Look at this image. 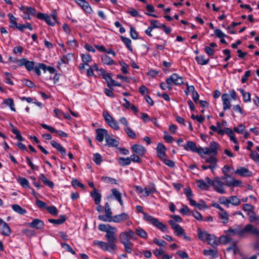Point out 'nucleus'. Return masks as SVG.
Masks as SVG:
<instances>
[{
	"instance_id": "1",
	"label": "nucleus",
	"mask_w": 259,
	"mask_h": 259,
	"mask_svg": "<svg viewBox=\"0 0 259 259\" xmlns=\"http://www.w3.org/2000/svg\"><path fill=\"white\" fill-rule=\"evenodd\" d=\"M117 232V229L116 228H111L105 235L108 243L101 241H95L94 244L99 246L101 249L105 251L111 252L116 250L117 249V245L116 244L117 239L115 234Z\"/></svg>"
},
{
	"instance_id": "2",
	"label": "nucleus",
	"mask_w": 259,
	"mask_h": 259,
	"mask_svg": "<svg viewBox=\"0 0 259 259\" xmlns=\"http://www.w3.org/2000/svg\"><path fill=\"white\" fill-rule=\"evenodd\" d=\"M247 233L252 234L259 238V230L250 224H247L243 229L237 227L233 229H229L228 230V236L237 235L239 237H243Z\"/></svg>"
},
{
	"instance_id": "3",
	"label": "nucleus",
	"mask_w": 259,
	"mask_h": 259,
	"mask_svg": "<svg viewBox=\"0 0 259 259\" xmlns=\"http://www.w3.org/2000/svg\"><path fill=\"white\" fill-rule=\"evenodd\" d=\"M218 145L213 141L210 143L209 147L199 148L198 154L202 158H205L206 155L214 156L217 154Z\"/></svg>"
},
{
	"instance_id": "4",
	"label": "nucleus",
	"mask_w": 259,
	"mask_h": 259,
	"mask_svg": "<svg viewBox=\"0 0 259 259\" xmlns=\"http://www.w3.org/2000/svg\"><path fill=\"white\" fill-rule=\"evenodd\" d=\"M227 179L225 177L215 178L212 181V186L214 189L220 193H224L225 192Z\"/></svg>"
},
{
	"instance_id": "5",
	"label": "nucleus",
	"mask_w": 259,
	"mask_h": 259,
	"mask_svg": "<svg viewBox=\"0 0 259 259\" xmlns=\"http://www.w3.org/2000/svg\"><path fill=\"white\" fill-rule=\"evenodd\" d=\"M143 214L145 220L152 224L162 232H166L167 231V226L162 223L160 222L158 219L153 218L145 212H143Z\"/></svg>"
},
{
	"instance_id": "6",
	"label": "nucleus",
	"mask_w": 259,
	"mask_h": 259,
	"mask_svg": "<svg viewBox=\"0 0 259 259\" xmlns=\"http://www.w3.org/2000/svg\"><path fill=\"white\" fill-rule=\"evenodd\" d=\"M166 82L171 87L174 85H181L184 83V79L179 74L173 73L169 77L166 78Z\"/></svg>"
},
{
	"instance_id": "7",
	"label": "nucleus",
	"mask_w": 259,
	"mask_h": 259,
	"mask_svg": "<svg viewBox=\"0 0 259 259\" xmlns=\"http://www.w3.org/2000/svg\"><path fill=\"white\" fill-rule=\"evenodd\" d=\"M226 123V122L225 120L218 121L217 126L211 125L210 128L212 131L217 132L218 134L223 136L227 133Z\"/></svg>"
},
{
	"instance_id": "8",
	"label": "nucleus",
	"mask_w": 259,
	"mask_h": 259,
	"mask_svg": "<svg viewBox=\"0 0 259 259\" xmlns=\"http://www.w3.org/2000/svg\"><path fill=\"white\" fill-rule=\"evenodd\" d=\"M119 239L120 243L122 244L130 242H131V239H135L134 232L131 229L128 230L127 231L122 232L120 233Z\"/></svg>"
},
{
	"instance_id": "9",
	"label": "nucleus",
	"mask_w": 259,
	"mask_h": 259,
	"mask_svg": "<svg viewBox=\"0 0 259 259\" xmlns=\"http://www.w3.org/2000/svg\"><path fill=\"white\" fill-rule=\"evenodd\" d=\"M196 183L198 186L202 190L207 189L210 185H212V180L208 177H206L205 180H197Z\"/></svg>"
},
{
	"instance_id": "10",
	"label": "nucleus",
	"mask_w": 259,
	"mask_h": 259,
	"mask_svg": "<svg viewBox=\"0 0 259 259\" xmlns=\"http://www.w3.org/2000/svg\"><path fill=\"white\" fill-rule=\"evenodd\" d=\"M97 134L96 139L100 142H102L104 139H106L108 134L107 130L104 128H98L96 130Z\"/></svg>"
},
{
	"instance_id": "11",
	"label": "nucleus",
	"mask_w": 259,
	"mask_h": 259,
	"mask_svg": "<svg viewBox=\"0 0 259 259\" xmlns=\"http://www.w3.org/2000/svg\"><path fill=\"white\" fill-rule=\"evenodd\" d=\"M0 231L1 234L8 236L11 233V230L8 224L3 220L0 221Z\"/></svg>"
},
{
	"instance_id": "12",
	"label": "nucleus",
	"mask_w": 259,
	"mask_h": 259,
	"mask_svg": "<svg viewBox=\"0 0 259 259\" xmlns=\"http://www.w3.org/2000/svg\"><path fill=\"white\" fill-rule=\"evenodd\" d=\"M235 173L242 177H249L252 175V172L244 167H239Z\"/></svg>"
},
{
	"instance_id": "13",
	"label": "nucleus",
	"mask_w": 259,
	"mask_h": 259,
	"mask_svg": "<svg viewBox=\"0 0 259 259\" xmlns=\"http://www.w3.org/2000/svg\"><path fill=\"white\" fill-rule=\"evenodd\" d=\"M129 218V215L126 213H122L120 214L116 215L112 218V222L119 223L127 220Z\"/></svg>"
},
{
	"instance_id": "14",
	"label": "nucleus",
	"mask_w": 259,
	"mask_h": 259,
	"mask_svg": "<svg viewBox=\"0 0 259 259\" xmlns=\"http://www.w3.org/2000/svg\"><path fill=\"white\" fill-rule=\"evenodd\" d=\"M184 148L186 150H191L193 152L198 153L199 148H197L196 144L192 141H188L186 144L184 145Z\"/></svg>"
},
{
	"instance_id": "15",
	"label": "nucleus",
	"mask_w": 259,
	"mask_h": 259,
	"mask_svg": "<svg viewBox=\"0 0 259 259\" xmlns=\"http://www.w3.org/2000/svg\"><path fill=\"white\" fill-rule=\"evenodd\" d=\"M132 150L133 152L141 156H142L146 151V149L143 146L138 144L133 145Z\"/></svg>"
},
{
	"instance_id": "16",
	"label": "nucleus",
	"mask_w": 259,
	"mask_h": 259,
	"mask_svg": "<svg viewBox=\"0 0 259 259\" xmlns=\"http://www.w3.org/2000/svg\"><path fill=\"white\" fill-rule=\"evenodd\" d=\"M230 243L231 244V246H228V252L232 251L233 254H237L239 252V250L236 246V242L232 241L231 239L228 237V244Z\"/></svg>"
},
{
	"instance_id": "17",
	"label": "nucleus",
	"mask_w": 259,
	"mask_h": 259,
	"mask_svg": "<svg viewBox=\"0 0 259 259\" xmlns=\"http://www.w3.org/2000/svg\"><path fill=\"white\" fill-rule=\"evenodd\" d=\"M166 148L163 144H159L157 147V154L161 160L164 158L165 156Z\"/></svg>"
},
{
	"instance_id": "18",
	"label": "nucleus",
	"mask_w": 259,
	"mask_h": 259,
	"mask_svg": "<svg viewBox=\"0 0 259 259\" xmlns=\"http://www.w3.org/2000/svg\"><path fill=\"white\" fill-rule=\"evenodd\" d=\"M37 17L39 19L44 20L49 25L54 26L55 25V23L54 21L51 20L50 17L47 14L39 13L37 14Z\"/></svg>"
},
{
	"instance_id": "19",
	"label": "nucleus",
	"mask_w": 259,
	"mask_h": 259,
	"mask_svg": "<svg viewBox=\"0 0 259 259\" xmlns=\"http://www.w3.org/2000/svg\"><path fill=\"white\" fill-rule=\"evenodd\" d=\"M91 196L94 199L96 204L98 205L100 204L101 195L98 192L96 188H94V189H93V190L91 192Z\"/></svg>"
},
{
	"instance_id": "20",
	"label": "nucleus",
	"mask_w": 259,
	"mask_h": 259,
	"mask_svg": "<svg viewBox=\"0 0 259 259\" xmlns=\"http://www.w3.org/2000/svg\"><path fill=\"white\" fill-rule=\"evenodd\" d=\"M176 235L178 236H183L184 238L187 240H190V237L186 236L184 230L179 225L174 229Z\"/></svg>"
},
{
	"instance_id": "21",
	"label": "nucleus",
	"mask_w": 259,
	"mask_h": 259,
	"mask_svg": "<svg viewBox=\"0 0 259 259\" xmlns=\"http://www.w3.org/2000/svg\"><path fill=\"white\" fill-rule=\"evenodd\" d=\"M87 13H90L92 10L88 3L84 0H76L75 1Z\"/></svg>"
},
{
	"instance_id": "22",
	"label": "nucleus",
	"mask_w": 259,
	"mask_h": 259,
	"mask_svg": "<svg viewBox=\"0 0 259 259\" xmlns=\"http://www.w3.org/2000/svg\"><path fill=\"white\" fill-rule=\"evenodd\" d=\"M29 226L35 228L37 229H41L44 226V224L40 220L35 219L31 223L29 224Z\"/></svg>"
},
{
	"instance_id": "23",
	"label": "nucleus",
	"mask_w": 259,
	"mask_h": 259,
	"mask_svg": "<svg viewBox=\"0 0 259 259\" xmlns=\"http://www.w3.org/2000/svg\"><path fill=\"white\" fill-rule=\"evenodd\" d=\"M106 145H107L109 147H117L119 144V142L111 138L109 135L106 137Z\"/></svg>"
},
{
	"instance_id": "24",
	"label": "nucleus",
	"mask_w": 259,
	"mask_h": 259,
	"mask_svg": "<svg viewBox=\"0 0 259 259\" xmlns=\"http://www.w3.org/2000/svg\"><path fill=\"white\" fill-rule=\"evenodd\" d=\"M206 240L207 241L208 244L213 247H216L218 245L216 237L213 235L209 234V236L207 238Z\"/></svg>"
},
{
	"instance_id": "25",
	"label": "nucleus",
	"mask_w": 259,
	"mask_h": 259,
	"mask_svg": "<svg viewBox=\"0 0 259 259\" xmlns=\"http://www.w3.org/2000/svg\"><path fill=\"white\" fill-rule=\"evenodd\" d=\"M51 145L57 149L62 155H65L66 154L65 149L60 144L57 143L56 141L53 140L51 142Z\"/></svg>"
},
{
	"instance_id": "26",
	"label": "nucleus",
	"mask_w": 259,
	"mask_h": 259,
	"mask_svg": "<svg viewBox=\"0 0 259 259\" xmlns=\"http://www.w3.org/2000/svg\"><path fill=\"white\" fill-rule=\"evenodd\" d=\"M198 237L202 241H205L209 236V234L205 231H202L200 228L197 230Z\"/></svg>"
},
{
	"instance_id": "27",
	"label": "nucleus",
	"mask_w": 259,
	"mask_h": 259,
	"mask_svg": "<svg viewBox=\"0 0 259 259\" xmlns=\"http://www.w3.org/2000/svg\"><path fill=\"white\" fill-rule=\"evenodd\" d=\"M112 193L115 199L119 202L121 206L123 205V202L121 199V193L116 189H113Z\"/></svg>"
},
{
	"instance_id": "28",
	"label": "nucleus",
	"mask_w": 259,
	"mask_h": 259,
	"mask_svg": "<svg viewBox=\"0 0 259 259\" xmlns=\"http://www.w3.org/2000/svg\"><path fill=\"white\" fill-rule=\"evenodd\" d=\"M136 234L143 239H147L148 235L146 232L141 228H137L135 230Z\"/></svg>"
},
{
	"instance_id": "29",
	"label": "nucleus",
	"mask_w": 259,
	"mask_h": 259,
	"mask_svg": "<svg viewBox=\"0 0 259 259\" xmlns=\"http://www.w3.org/2000/svg\"><path fill=\"white\" fill-rule=\"evenodd\" d=\"M195 59L199 64L202 65L207 64L209 60V58H206L204 55L197 56Z\"/></svg>"
},
{
	"instance_id": "30",
	"label": "nucleus",
	"mask_w": 259,
	"mask_h": 259,
	"mask_svg": "<svg viewBox=\"0 0 259 259\" xmlns=\"http://www.w3.org/2000/svg\"><path fill=\"white\" fill-rule=\"evenodd\" d=\"M156 190L154 185L150 186L149 187H145L144 188L143 196L147 197L150 194H153L156 192Z\"/></svg>"
},
{
	"instance_id": "31",
	"label": "nucleus",
	"mask_w": 259,
	"mask_h": 259,
	"mask_svg": "<svg viewBox=\"0 0 259 259\" xmlns=\"http://www.w3.org/2000/svg\"><path fill=\"white\" fill-rule=\"evenodd\" d=\"M240 187L243 186L242 182L241 181L233 179L231 181L228 182V187Z\"/></svg>"
},
{
	"instance_id": "32",
	"label": "nucleus",
	"mask_w": 259,
	"mask_h": 259,
	"mask_svg": "<svg viewBox=\"0 0 259 259\" xmlns=\"http://www.w3.org/2000/svg\"><path fill=\"white\" fill-rule=\"evenodd\" d=\"M39 179L41 180L45 185H48L50 187L53 188L54 187V183L48 180L44 174H40L39 177Z\"/></svg>"
},
{
	"instance_id": "33",
	"label": "nucleus",
	"mask_w": 259,
	"mask_h": 259,
	"mask_svg": "<svg viewBox=\"0 0 259 259\" xmlns=\"http://www.w3.org/2000/svg\"><path fill=\"white\" fill-rule=\"evenodd\" d=\"M66 220V217L65 215H61L58 219H50L49 221L53 224L60 225L63 223Z\"/></svg>"
},
{
	"instance_id": "34",
	"label": "nucleus",
	"mask_w": 259,
	"mask_h": 259,
	"mask_svg": "<svg viewBox=\"0 0 259 259\" xmlns=\"http://www.w3.org/2000/svg\"><path fill=\"white\" fill-rule=\"evenodd\" d=\"M12 207L15 212L19 214L22 215L26 213V210L18 204H14L12 205Z\"/></svg>"
},
{
	"instance_id": "35",
	"label": "nucleus",
	"mask_w": 259,
	"mask_h": 259,
	"mask_svg": "<svg viewBox=\"0 0 259 259\" xmlns=\"http://www.w3.org/2000/svg\"><path fill=\"white\" fill-rule=\"evenodd\" d=\"M203 253L205 255L215 257L217 256L218 252L216 249H205L203 250Z\"/></svg>"
},
{
	"instance_id": "36",
	"label": "nucleus",
	"mask_w": 259,
	"mask_h": 259,
	"mask_svg": "<svg viewBox=\"0 0 259 259\" xmlns=\"http://www.w3.org/2000/svg\"><path fill=\"white\" fill-rule=\"evenodd\" d=\"M102 62L106 65H110L114 64V61L110 58L108 56L105 55L102 57Z\"/></svg>"
},
{
	"instance_id": "37",
	"label": "nucleus",
	"mask_w": 259,
	"mask_h": 259,
	"mask_svg": "<svg viewBox=\"0 0 259 259\" xmlns=\"http://www.w3.org/2000/svg\"><path fill=\"white\" fill-rule=\"evenodd\" d=\"M121 39L122 41L124 43L125 46L127 47L128 49L131 52H132L133 51V48H132V47L131 46V42H132L130 38L125 37H124L123 36H122L121 37Z\"/></svg>"
},
{
	"instance_id": "38",
	"label": "nucleus",
	"mask_w": 259,
	"mask_h": 259,
	"mask_svg": "<svg viewBox=\"0 0 259 259\" xmlns=\"http://www.w3.org/2000/svg\"><path fill=\"white\" fill-rule=\"evenodd\" d=\"M240 202V199L235 196H231L228 199V203H231L234 205H237Z\"/></svg>"
},
{
	"instance_id": "39",
	"label": "nucleus",
	"mask_w": 259,
	"mask_h": 259,
	"mask_svg": "<svg viewBox=\"0 0 259 259\" xmlns=\"http://www.w3.org/2000/svg\"><path fill=\"white\" fill-rule=\"evenodd\" d=\"M242 95L243 96V99L244 102H249L250 101V94L249 92L244 91L242 89L240 90Z\"/></svg>"
},
{
	"instance_id": "40",
	"label": "nucleus",
	"mask_w": 259,
	"mask_h": 259,
	"mask_svg": "<svg viewBox=\"0 0 259 259\" xmlns=\"http://www.w3.org/2000/svg\"><path fill=\"white\" fill-rule=\"evenodd\" d=\"M114 228L108 224H100L98 226V229L101 231L106 233L110 231L111 228Z\"/></svg>"
},
{
	"instance_id": "41",
	"label": "nucleus",
	"mask_w": 259,
	"mask_h": 259,
	"mask_svg": "<svg viewBox=\"0 0 259 259\" xmlns=\"http://www.w3.org/2000/svg\"><path fill=\"white\" fill-rule=\"evenodd\" d=\"M118 162L121 166L129 165L131 163V159L130 157H120L118 159Z\"/></svg>"
},
{
	"instance_id": "42",
	"label": "nucleus",
	"mask_w": 259,
	"mask_h": 259,
	"mask_svg": "<svg viewBox=\"0 0 259 259\" xmlns=\"http://www.w3.org/2000/svg\"><path fill=\"white\" fill-rule=\"evenodd\" d=\"M228 136H229L230 137V140L232 141L233 143L235 144H238V140L235 137L234 133L230 128H228Z\"/></svg>"
},
{
	"instance_id": "43",
	"label": "nucleus",
	"mask_w": 259,
	"mask_h": 259,
	"mask_svg": "<svg viewBox=\"0 0 259 259\" xmlns=\"http://www.w3.org/2000/svg\"><path fill=\"white\" fill-rule=\"evenodd\" d=\"M8 17L10 19V26L11 27L15 26L17 28V26H18V25H17L16 18L13 16V15L12 13H9L8 14Z\"/></svg>"
},
{
	"instance_id": "44",
	"label": "nucleus",
	"mask_w": 259,
	"mask_h": 259,
	"mask_svg": "<svg viewBox=\"0 0 259 259\" xmlns=\"http://www.w3.org/2000/svg\"><path fill=\"white\" fill-rule=\"evenodd\" d=\"M47 66L44 64H40L38 67H35L34 68V70L35 72L38 75H40V69L43 70L45 72L46 71Z\"/></svg>"
},
{
	"instance_id": "45",
	"label": "nucleus",
	"mask_w": 259,
	"mask_h": 259,
	"mask_svg": "<svg viewBox=\"0 0 259 259\" xmlns=\"http://www.w3.org/2000/svg\"><path fill=\"white\" fill-rule=\"evenodd\" d=\"M4 103L8 105L10 107V109L13 111H15V108L14 107V103L13 100L11 98H8L4 101Z\"/></svg>"
},
{
	"instance_id": "46",
	"label": "nucleus",
	"mask_w": 259,
	"mask_h": 259,
	"mask_svg": "<svg viewBox=\"0 0 259 259\" xmlns=\"http://www.w3.org/2000/svg\"><path fill=\"white\" fill-rule=\"evenodd\" d=\"M221 209L222 210H219L218 213L222 219V223L225 224L227 222V218L226 217V212L225 210L222 207Z\"/></svg>"
},
{
	"instance_id": "47",
	"label": "nucleus",
	"mask_w": 259,
	"mask_h": 259,
	"mask_svg": "<svg viewBox=\"0 0 259 259\" xmlns=\"http://www.w3.org/2000/svg\"><path fill=\"white\" fill-rule=\"evenodd\" d=\"M124 131L126 133L127 135L130 138L132 139H135L136 135L135 133L129 127H125Z\"/></svg>"
},
{
	"instance_id": "48",
	"label": "nucleus",
	"mask_w": 259,
	"mask_h": 259,
	"mask_svg": "<svg viewBox=\"0 0 259 259\" xmlns=\"http://www.w3.org/2000/svg\"><path fill=\"white\" fill-rule=\"evenodd\" d=\"M122 244L123 245L124 247V250L126 252L128 253H132V247L134 245L132 242H126Z\"/></svg>"
},
{
	"instance_id": "49",
	"label": "nucleus",
	"mask_w": 259,
	"mask_h": 259,
	"mask_svg": "<svg viewBox=\"0 0 259 259\" xmlns=\"http://www.w3.org/2000/svg\"><path fill=\"white\" fill-rule=\"evenodd\" d=\"M203 159L205 160V163H209V165H215L216 163V159L214 156H210L209 158H207L206 156H205V158Z\"/></svg>"
},
{
	"instance_id": "50",
	"label": "nucleus",
	"mask_w": 259,
	"mask_h": 259,
	"mask_svg": "<svg viewBox=\"0 0 259 259\" xmlns=\"http://www.w3.org/2000/svg\"><path fill=\"white\" fill-rule=\"evenodd\" d=\"M19 183L24 188H27L29 187V182L27 179L24 178H20L18 179Z\"/></svg>"
},
{
	"instance_id": "51",
	"label": "nucleus",
	"mask_w": 259,
	"mask_h": 259,
	"mask_svg": "<svg viewBox=\"0 0 259 259\" xmlns=\"http://www.w3.org/2000/svg\"><path fill=\"white\" fill-rule=\"evenodd\" d=\"M151 26L153 27V28H162V26H163V24L159 23L158 21L152 20L150 21Z\"/></svg>"
},
{
	"instance_id": "52",
	"label": "nucleus",
	"mask_w": 259,
	"mask_h": 259,
	"mask_svg": "<svg viewBox=\"0 0 259 259\" xmlns=\"http://www.w3.org/2000/svg\"><path fill=\"white\" fill-rule=\"evenodd\" d=\"M103 116L106 122L107 123H109L113 119H114L106 111H103Z\"/></svg>"
},
{
	"instance_id": "53",
	"label": "nucleus",
	"mask_w": 259,
	"mask_h": 259,
	"mask_svg": "<svg viewBox=\"0 0 259 259\" xmlns=\"http://www.w3.org/2000/svg\"><path fill=\"white\" fill-rule=\"evenodd\" d=\"M81 59L83 63H85L87 66L88 65V63L92 61V58L88 54H82L81 55Z\"/></svg>"
},
{
	"instance_id": "54",
	"label": "nucleus",
	"mask_w": 259,
	"mask_h": 259,
	"mask_svg": "<svg viewBox=\"0 0 259 259\" xmlns=\"http://www.w3.org/2000/svg\"><path fill=\"white\" fill-rule=\"evenodd\" d=\"M28 28L30 30L32 29V27L30 24L27 23L26 24H20L18 26H17V28L20 31H22L24 28Z\"/></svg>"
},
{
	"instance_id": "55",
	"label": "nucleus",
	"mask_w": 259,
	"mask_h": 259,
	"mask_svg": "<svg viewBox=\"0 0 259 259\" xmlns=\"http://www.w3.org/2000/svg\"><path fill=\"white\" fill-rule=\"evenodd\" d=\"M108 124L112 128L115 130H118L119 129V126L117 122L113 119L111 121L108 123Z\"/></svg>"
},
{
	"instance_id": "56",
	"label": "nucleus",
	"mask_w": 259,
	"mask_h": 259,
	"mask_svg": "<svg viewBox=\"0 0 259 259\" xmlns=\"http://www.w3.org/2000/svg\"><path fill=\"white\" fill-rule=\"evenodd\" d=\"M34 62L27 60L25 67L29 71L32 70L34 68Z\"/></svg>"
},
{
	"instance_id": "57",
	"label": "nucleus",
	"mask_w": 259,
	"mask_h": 259,
	"mask_svg": "<svg viewBox=\"0 0 259 259\" xmlns=\"http://www.w3.org/2000/svg\"><path fill=\"white\" fill-rule=\"evenodd\" d=\"M61 245L65 250L71 252L73 254H75V252L72 249L69 245L64 243H61Z\"/></svg>"
},
{
	"instance_id": "58",
	"label": "nucleus",
	"mask_w": 259,
	"mask_h": 259,
	"mask_svg": "<svg viewBox=\"0 0 259 259\" xmlns=\"http://www.w3.org/2000/svg\"><path fill=\"white\" fill-rule=\"evenodd\" d=\"M102 181L105 183L111 184H116V180L108 177H103L102 178Z\"/></svg>"
},
{
	"instance_id": "59",
	"label": "nucleus",
	"mask_w": 259,
	"mask_h": 259,
	"mask_svg": "<svg viewBox=\"0 0 259 259\" xmlns=\"http://www.w3.org/2000/svg\"><path fill=\"white\" fill-rule=\"evenodd\" d=\"M93 160L96 164H100L102 161V156L100 154L95 153L94 155Z\"/></svg>"
},
{
	"instance_id": "60",
	"label": "nucleus",
	"mask_w": 259,
	"mask_h": 259,
	"mask_svg": "<svg viewBox=\"0 0 259 259\" xmlns=\"http://www.w3.org/2000/svg\"><path fill=\"white\" fill-rule=\"evenodd\" d=\"M250 156L254 161L259 162V154L256 152L251 151Z\"/></svg>"
},
{
	"instance_id": "61",
	"label": "nucleus",
	"mask_w": 259,
	"mask_h": 259,
	"mask_svg": "<svg viewBox=\"0 0 259 259\" xmlns=\"http://www.w3.org/2000/svg\"><path fill=\"white\" fill-rule=\"evenodd\" d=\"M73 57V54H68L66 56H64L62 58L61 61L63 63H68L69 61Z\"/></svg>"
},
{
	"instance_id": "62",
	"label": "nucleus",
	"mask_w": 259,
	"mask_h": 259,
	"mask_svg": "<svg viewBox=\"0 0 259 259\" xmlns=\"http://www.w3.org/2000/svg\"><path fill=\"white\" fill-rule=\"evenodd\" d=\"M214 34L217 37L220 38H224L226 36L225 34L219 29L214 30Z\"/></svg>"
},
{
	"instance_id": "63",
	"label": "nucleus",
	"mask_w": 259,
	"mask_h": 259,
	"mask_svg": "<svg viewBox=\"0 0 259 259\" xmlns=\"http://www.w3.org/2000/svg\"><path fill=\"white\" fill-rule=\"evenodd\" d=\"M245 126L243 125L242 124H239L237 127H234V130L236 132L239 133V134H242L245 129Z\"/></svg>"
},
{
	"instance_id": "64",
	"label": "nucleus",
	"mask_w": 259,
	"mask_h": 259,
	"mask_svg": "<svg viewBox=\"0 0 259 259\" xmlns=\"http://www.w3.org/2000/svg\"><path fill=\"white\" fill-rule=\"evenodd\" d=\"M139 92L143 95L149 93L148 89L145 85H142L139 88Z\"/></svg>"
}]
</instances>
